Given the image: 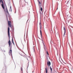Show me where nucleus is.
Wrapping results in <instances>:
<instances>
[{
  "label": "nucleus",
  "instance_id": "5",
  "mask_svg": "<svg viewBox=\"0 0 73 73\" xmlns=\"http://www.w3.org/2000/svg\"><path fill=\"white\" fill-rule=\"evenodd\" d=\"M50 62L49 61H48L47 63V65L48 66H50Z\"/></svg>",
  "mask_w": 73,
  "mask_h": 73
},
{
  "label": "nucleus",
  "instance_id": "14",
  "mask_svg": "<svg viewBox=\"0 0 73 73\" xmlns=\"http://www.w3.org/2000/svg\"><path fill=\"white\" fill-rule=\"evenodd\" d=\"M12 42L14 45V42H13V38L12 39Z\"/></svg>",
  "mask_w": 73,
  "mask_h": 73
},
{
  "label": "nucleus",
  "instance_id": "20",
  "mask_svg": "<svg viewBox=\"0 0 73 73\" xmlns=\"http://www.w3.org/2000/svg\"><path fill=\"white\" fill-rule=\"evenodd\" d=\"M5 52V51H4Z\"/></svg>",
  "mask_w": 73,
  "mask_h": 73
},
{
  "label": "nucleus",
  "instance_id": "13",
  "mask_svg": "<svg viewBox=\"0 0 73 73\" xmlns=\"http://www.w3.org/2000/svg\"><path fill=\"white\" fill-rule=\"evenodd\" d=\"M50 69L51 70V71L52 72V68H51V66L50 67Z\"/></svg>",
  "mask_w": 73,
  "mask_h": 73
},
{
  "label": "nucleus",
  "instance_id": "10",
  "mask_svg": "<svg viewBox=\"0 0 73 73\" xmlns=\"http://www.w3.org/2000/svg\"><path fill=\"white\" fill-rule=\"evenodd\" d=\"M6 9L7 13V14H9V13H8V10L7 9V6H6Z\"/></svg>",
  "mask_w": 73,
  "mask_h": 73
},
{
  "label": "nucleus",
  "instance_id": "19",
  "mask_svg": "<svg viewBox=\"0 0 73 73\" xmlns=\"http://www.w3.org/2000/svg\"><path fill=\"white\" fill-rule=\"evenodd\" d=\"M25 3H26V2H25Z\"/></svg>",
  "mask_w": 73,
  "mask_h": 73
},
{
  "label": "nucleus",
  "instance_id": "6",
  "mask_svg": "<svg viewBox=\"0 0 73 73\" xmlns=\"http://www.w3.org/2000/svg\"><path fill=\"white\" fill-rule=\"evenodd\" d=\"M38 5H39V6H40V7H41V2H40V1H39V0H38Z\"/></svg>",
  "mask_w": 73,
  "mask_h": 73
},
{
  "label": "nucleus",
  "instance_id": "4",
  "mask_svg": "<svg viewBox=\"0 0 73 73\" xmlns=\"http://www.w3.org/2000/svg\"><path fill=\"white\" fill-rule=\"evenodd\" d=\"M8 25L10 27H12V25H11V22L10 21H8Z\"/></svg>",
  "mask_w": 73,
  "mask_h": 73
},
{
  "label": "nucleus",
  "instance_id": "16",
  "mask_svg": "<svg viewBox=\"0 0 73 73\" xmlns=\"http://www.w3.org/2000/svg\"><path fill=\"white\" fill-rule=\"evenodd\" d=\"M46 53H47V54L48 55H49V54L48 53V51H46Z\"/></svg>",
  "mask_w": 73,
  "mask_h": 73
},
{
  "label": "nucleus",
  "instance_id": "17",
  "mask_svg": "<svg viewBox=\"0 0 73 73\" xmlns=\"http://www.w3.org/2000/svg\"><path fill=\"white\" fill-rule=\"evenodd\" d=\"M10 9H11V10H12V9H11V7H10Z\"/></svg>",
  "mask_w": 73,
  "mask_h": 73
},
{
  "label": "nucleus",
  "instance_id": "7",
  "mask_svg": "<svg viewBox=\"0 0 73 73\" xmlns=\"http://www.w3.org/2000/svg\"><path fill=\"white\" fill-rule=\"evenodd\" d=\"M64 36L65 35V33H66V29L65 28V27H64Z\"/></svg>",
  "mask_w": 73,
  "mask_h": 73
},
{
  "label": "nucleus",
  "instance_id": "12",
  "mask_svg": "<svg viewBox=\"0 0 73 73\" xmlns=\"http://www.w3.org/2000/svg\"><path fill=\"white\" fill-rule=\"evenodd\" d=\"M47 68V67H46V68H45V70H46V73H48V71L47 70V69H46Z\"/></svg>",
  "mask_w": 73,
  "mask_h": 73
},
{
  "label": "nucleus",
  "instance_id": "3",
  "mask_svg": "<svg viewBox=\"0 0 73 73\" xmlns=\"http://www.w3.org/2000/svg\"><path fill=\"white\" fill-rule=\"evenodd\" d=\"M7 30H8V35L9 37V38L10 37V35L9 34L10 29H9V27H8V28Z\"/></svg>",
  "mask_w": 73,
  "mask_h": 73
},
{
  "label": "nucleus",
  "instance_id": "9",
  "mask_svg": "<svg viewBox=\"0 0 73 73\" xmlns=\"http://www.w3.org/2000/svg\"><path fill=\"white\" fill-rule=\"evenodd\" d=\"M12 50H10L9 51V55H11V54H12Z\"/></svg>",
  "mask_w": 73,
  "mask_h": 73
},
{
  "label": "nucleus",
  "instance_id": "11",
  "mask_svg": "<svg viewBox=\"0 0 73 73\" xmlns=\"http://www.w3.org/2000/svg\"><path fill=\"white\" fill-rule=\"evenodd\" d=\"M43 46L44 47V49H45L46 48V46H45V44H44V42H43Z\"/></svg>",
  "mask_w": 73,
  "mask_h": 73
},
{
  "label": "nucleus",
  "instance_id": "8",
  "mask_svg": "<svg viewBox=\"0 0 73 73\" xmlns=\"http://www.w3.org/2000/svg\"><path fill=\"white\" fill-rule=\"evenodd\" d=\"M8 43L9 44V47H10V46H11V41H10V39L9 40V41L8 42Z\"/></svg>",
  "mask_w": 73,
  "mask_h": 73
},
{
  "label": "nucleus",
  "instance_id": "18",
  "mask_svg": "<svg viewBox=\"0 0 73 73\" xmlns=\"http://www.w3.org/2000/svg\"><path fill=\"white\" fill-rule=\"evenodd\" d=\"M21 70H22V69H21Z\"/></svg>",
  "mask_w": 73,
  "mask_h": 73
},
{
  "label": "nucleus",
  "instance_id": "21",
  "mask_svg": "<svg viewBox=\"0 0 73 73\" xmlns=\"http://www.w3.org/2000/svg\"><path fill=\"white\" fill-rule=\"evenodd\" d=\"M11 29H12V28H11Z\"/></svg>",
  "mask_w": 73,
  "mask_h": 73
},
{
  "label": "nucleus",
  "instance_id": "1",
  "mask_svg": "<svg viewBox=\"0 0 73 73\" xmlns=\"http://www.w3.org/2000/svg\"><path fill=\"white\" fill-rule=\"evenodd\" d=\"M0 3H2V4L1 5L3 9H4V4L3 0H0Z\"/></svg>",
  "mask_w": 73,
  "mask_h": 73
},
{
  "label": "nucleus",
  "instance_id": "2",
  "mask_svg": "<svg viewBox=\"0 0 73 73\" xmlns=\"http://www.w3.org/2000/svg\"><path fill=\"white\" fill-rule=\"evenodd\" d=\"M39 25L40 26V35L41 36V37H42V33L41 32V22H40Z\"/></svg>",
  "mask_w": 73,
  "mask_h": 73
},
{
  "label": "nucleus",
  "instance_id": "15",
  "mask_svg": "<svg viewBox=\"0 0 73 73\" xmlns=\"http://www.w3.org/2000/svg\"><path fill=\"white\" fill-rule=\"evenodd\" d=\"M40 10L42 12V7H41L40 9Z\"/></svg>",
  "mask_w": 73,
  "mask_h": 73
}]
</instances>
